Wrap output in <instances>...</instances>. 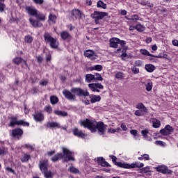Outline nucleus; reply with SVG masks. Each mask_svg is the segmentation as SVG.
Masks as SVG:
<instances>
[{
    "label": "nucleus",
    "instance_id": "obj_1",
    "mask_svg": "<svg viewBox=\"0 0 178 178\" xmlns=\"http://www.w3.org/2000/svg\"><path fill=\"white\" fill-rule=\"evenodd\" d=\"M99 136H104L106 134V125L104 124V122H97L95 120H90V131L92 133H95L97 132Z\"/></svg>",
    "mask_w": 178,
    "mask_h": 178
},
{
    "label": "nucleus",
    "instance_id": "obj_2",
    "mask_svg": "<svg viewBox=\"0 0 178 178\" xmlns=\"http://www.w3.org/2000/svg\"><path fill=\"white\" fill-rule=\"evenodd\" d=\"M63 153H58L54 156L51 158V161L53 162H57L59 159H63L65 162H67V161H74V157L73 156V153L70 152L66 147H62Z\"/></svg>",
    "mask_w": 178,
    "mask_h": 178
},
{
    "label": "nucleus",
    "instance_id": "obj_3",
    "mask_svg": "<svg viewBox=\"0 0 178 178\" xmlns=\"http://www.w3.org/2000/svg\"><path fill=\"white\" fill-rule=\"evenodd\" d=\"M116 165L119 166L120 168H123L124 169H134L136 168H144V163H138L137 161H135L131 164H129L127 163L118 162V163H116Z\"/></svg>",
    "mask_w": 178,
    "mask_h": 178
},
{
    "label": "nucleus",
    "instance_id": "obj_4",
    "mask_svg": "<svg viewBox=\"0 0 178 178\" xmlns=\"http://www.w3.org/2000/svg\"><path fill=\"white\" fill-rule=\"evenodd\" d=\"M44 42H46V44H49L51 48H53L54 49H56V48H58L59 42H58V40L54 38V37H51V34L48 33H44Z\"/></svg>",
    "mask_w": 178,
    "mask_h": 178
},
{
    "label": "nucleus",
    "instance_id": "obj_5",
    "mask_svg": "<svg viewBox=\"0 0 178 178\" xmlns=\"http://www.w3.org/2000/svg\"><path fill=\"white\" fill-rule=\"evenodd\" d=\"M9 126L10 127H13L15 126H26V127H29V126H30V124L29 122L24 121V120H17V117H11Z\"/></svg>",
    "mask_w": 178,
    "mask_h": 178
},
{
    "label": "nucleus",
    "instance_id": "obj_6",
    "mask_svg": "<svg viewBox=\"0 0 178 178\" xmlns=\"http://www.w3.org/2000/svg\"><path fill=\"white\" fill-rule=\"evenodd\" d=\"M106 16H108V13L99 11H95L94 13L91 15V17H92V19H96L95 20L96 24H98V23H99V20H102V19L106 17Z\"/></svg>",
    "mask_w": 178,
    "mask_h": 178
},
{
    "label": "nucleus",
    "instance_id": "obj_7",
    "mask_svg": "<svg viewBox=\"0 0 178 178\" xmlns=\"http://www.w3.org/2000/svg\"><path fill=\"white\" fill-rule=\"evenodd\" d=\"M83 17H84L83 13L77 9H75L72 10L70 20L74 22L75 20H77V19H83Z\"/></svg>",
    "mask_w": 178,
    "mask_h": 178
},
{
    "label": "nucleus",
    "instance_id": "obj_8",
    "mask_svg": "<svg viewBox=\"0 0 178 178\" xmlns=\"http://www.w3.org/2000/svg\"><path fill=\"white\" fill-rule=\"evenodd\" d=\"M90 89L93 92H100L99 90H104V85L97 83H90Z\"/></svg>",
    "mask_w": 178,
    "mask_h": 178
},
{
    "label": "nucleus",
    "instance_id": "obj_9",
    "mask_svg": "<svg viewBox=\"0 0 178 178\" xmlns=\"http://www.w3.org/2000/svg\"><path fill=\"white\" fill-rule=\"evenodd\" d=\"M154 169L156 170V172H159V173H163V175H166V173H170V170L169 168H168V166L165 165H159Z\"/></svg>",
    "mask_w": 178,
    "mask_h": 178
},
{
    "label": "nucleus",
    "instance_id": "obj_10",
    "mask_svg": "<svg viewBox=\"0 0 178 178\" xmlns=\"http://www.w3.org/2000/svg\"><path fill=\"white\" fill-rule=\"evenodd\" d=\"M39 167L42 173H45L48 170V160H41L39 163Z\"/></svg>",
    "mask_w": 178,
    "mask_h": 178
},
{
    "label": "nucleus",
    "instance_id": "obj_11",
    "mask_svg": "<svg viewBox=\"0 0 178 178\" xmlns=\"http://www.w3.org/2000/svg\"><path fill=\"white\" fill-rule=\"evenodd\" d=\"M109 42L111 48H118V47H119V42H120V39L113 38L109 40Z\"/></svg>",
    "mask_w": 178,
    "mask_h": 178
},
{
    "label": "nucleus",
    "instance_id": "obj_12",
    "mask_svg": "<svg viewBox=\"0 0 178 178\" xmlns=\"http://www.w3.org/2000/svg\"><path fill=\"white\" fill-rule=\"evenodd\" d=\"M63 95L67 99H69L70 101H74V99H76V96H74V95H72V93L70 92V91L69 90H63Z\"/></svg>",
    "mask_w": 178,
    "mask_h": 178
},
{
    "label": "nucleus",
    "instance_id": "obj_13",
    "mask_svg": "<svg viewBox=\"0 0 178 178\" xmlns=\"http://www.w3.org/2000/svg\"><path fill=\"white\" fill-rule=\"evenodd\" d=\"M90 80H92V81H102L104 78L99 73H95V74H90Z\"/></svg>",
    "mask_w": 178,
    "mask_h": 178
},
{
    "label": "nucleus",
    "instance_id": "obj_14",
    "mask_svg": "<svg viewBox=\"0 0 178 178\" xmlns=\"http://www.w3.org/2000/svg\"><path fill=\"white\" fill-rule=\"evenodd\" d=\"M72 92H74L75 95H86L87 97L89 94L88 92L77 88L72 89Z\"/></svg>",
    "mask_w": 178,
    "mask_h": 178
},
{
    "label": "nucleus",
    "instance_id": "obj_15",
    "mask_svg": "<svg viewBox=\"0 0 178 178\" xmlns=\"http://www.w3.org/2000/svg\"><path fill=\"white\" fill-rule=\"evenodd\" d=\"M172 131H173L172 127H170V125H167L164 129L160 131V133L162 134L163 136H168V134H170Z\"/></svg>",
    "mask_w": 178,
    "mask_h": 178
},
{
    "label": "nucleus",
    "instance_id": "obj_16",
    "mask_svg": "<svg viewBox=\"0 0 178 178\" xmlns=\"http://www.w3.org/2000/svg\"><path fill=\"white\" fill-rule=\"evenodd\" d=\"M23 135V130L22 129H15L12 131V136L15 138H19V137H22Z\"/></svg>",
    "mask_w": 178,
    "mask_h": 178
},
{
    "label": "nucleus",
    "instance_id": "obj_17",
    "mask_svg": "<svg viewBox=\"0 0 178 178\" xmlns=\"http://www.w3.org/2000/svg\"><path fill=\"white\" fill-rule=\"evenodd\" d=\"M33 117L35 122H42V120H44V115H42L41 112H35L33 115Z\"/></svg>",
    "mask_w": 178,
    "mask_h": 178
},
{
    "label": "nucleus",
    "instance_id": "obj_18",
    "mask_svg": "<svg viewBox=\"0 0 178 178\" xmlns=\"http://www.w3.org/2000/svg\"><path fill=\"white\" fill-rule=\"evenodd\" d=\"M141 134L143 136V138H145V140H147V141H152V138L149 136V130L148 129L142 130Z\"/></svg>",
    "mask_w": 178,
    "mask_h": 178
},
{
    "label": "nucleus",
    "instance_id": "obj_19",
    "mask_svg": "<svg viewBox=\"0 0 178 178\" xmlns=\"http://www.w3.org/2000/svg\"><path fill=\"white\" fill-rule=\"evenodd\" d=\"M74 136H76V137H81V138H86V134L83 133V131L79 130L77 128H74L73 129Z\"/></svg>",
    "mask_w": 178,
    "mask_h": 178
},
{
    "label": "nucleus",
    "instance_id": "obj_20",
    "mask_svg": "<svg viewBox=\"0 0 178 178\" xmlns=\"http://www.w3.org/2000/svg\"><path fill=\"white\" fill-rule=\"evenodd\" d=\"M26 12L31 16H36L38 11L35 10V8H31V7H26Z\"/></svg>",
    "mask_w": 178,
    "mask_h": 178
},
{
    "label": "nucleus",
    "instance_id": "obj_21",
    "mask_svg": "<svg viewBox=\"0 0 178 178\" xmlns=\"http://www.w3.org/2000/svg\"><path fill=\"white\" fill-rule=\"evenodd\" d=\"M97 162L99 165H101V166L106 167V168L111 167V165L108 163V162H106L105 159H104V158L102 157L97 158Z\"/></svg>",
    "mask_w": 178,
    "mask_h": 178
},
{
    "label": "nucleus",
    "instance_id": "obj_22",
    "mask_svg": "<svg viewBox=\"0 0 178 178\" xmlns=\"http://www.w3.org/2000/svg\"><path fill=\"white\" fill-rule=\"evenodd\" d=\"M99 101H101V96L95 95H90L91 104H95V102H99Z\"/></svg>",
    "mask_w": 178,
    "mask_h": 178
},
{
    "label": "nucleus",
    "instance_id": "obj_23",
    "mask_svg": "<svg viewBox=\"0 0 178 178\" xmlns=\"http://www.w3.org/2000/svg\"><path fill=\"white\" fill-rule=\"evenodd\" d=\"M79 124L81 126L84 127L86 129H90V120L86 119L83 120H80Z\"/></svg>",
    "mask_w": 178,
    "mask_h": 178
},
{
    "label": "nucleus",
    "instance_id": "obj_24",
    "mask_svg": "<svg viewBox=\"0 0 178 178\" xmlns=\"http://www.w3.org/2000/svg\"><path fill=\"white\" fill-rule=\"evenodd\" d=\"M29 22L33 27H41V26H42V24H41L40 22L35 21L32 18L29 19Z\"/></svg>",
    "mask_w": 178,
    "mask_h": 178
},
{
    "label": "nucleus",
    "instance_id": "obj_25",
    "mask_svg": "<svg viewBox=\"0 0 178 178\" xmlns=\"http://www.w3.org/2000/svg\"><path fill=\"white\" fill-rule=\"evenodd\" d=\"M150 122L152 123L153 127H154V129H158L161 127V121H159V120L153 118L150 120Z\"/></svg>",
    "mask_w": 178,
    "mask_h": 178
},
{
    "label": "nucleus",
    "instance_id": "obj_26",
    "mask_svg": "<svg viewBox=\"0 0 178 178\" xmlns=\"http://www.w3.org/2000/svg\"><path fill=\"white\" fill-rule=\"evenodd\" d=\"M47 127L49 129H54V127H57L58 129H60V124L55 122H48Z\"/></svg>",
    "mask_w": 178,
    "mask_h": 178
},
{
    "label": "nucleus",
    "instance_id": "obj_27",
    "mask_svg": "<svg viewBox=\"0 0 178 178\" xmlns=\"http://www.w3.org/2000/svg\"><path fill=\"white\" fill-rule=\"evenodd\" d=\"M102 69H103V67L101 65H96L90 67V72H92L94 70H95L96 72H101V70H102Z\"/></svg>",
    "mask_w": 178,
    "mask_h": 178
},
{
    "label": "nucleus",
    "instance_id": "obj_28",
    "mask_svg": "<svg viewBox=\"0 0 178 178\" xmlns=\"http://www.w3.org/2000/svg\"><path fill=\"white\" fill-rule=\"evenodd\" d=\"M54 113L55 115H57V116H61L63 118H65V116H67V113L66 111H62L60 110H55L54 111Z\"/></svg>",
    "mask_w": 178,
    "mask_h": 178
},
{
    "label": "nucleus",
    "instance_id": "obj_29",
    "mask_svg": "<svg viewBox=\"0 0 178 178\" xmlns=\"http://www.w3.org/2000/svg\"><path fill=\"white\" fill-rule=\"evenodd\" d=\"M49 22L50 24H55L56 23V16L55 15L50 14L49 16Z\"/></svg>",
    "mask_w": 178,
    "mask_h": 178
},
{
    "label": "nucleus",
    "instance_id": "obj_30",
    "mask_svg": "<svg viewBox=\"0 0 178 178\" xmlns=\"http://www.w3.org/2000/svg\"><path fill=\"white\" fill-rule=\"evenodd\" d=\"M145 69L149 73H152L155 70V66L152 64H147L145 65Z\"/></svg>",
    "mask_w": 178,
    "mask_h": 178
},
{
    "label": "nucleus",
    "instance_id": "obj_31",
    "mask_svg": "<svg viewBox=\"0 0 178 178\" xmlns=\"http://www.w3.org/2000/svg\"><path fill=\"white\" fill-rule=\"evenodd\" d=\"M98 59V56L94 51L90 50V60H97Z\"/></svg>",
    "mask_w": 178,
    "mask_h": 178
},
{
    "label": "nucleus",
    "instance_id": "obj_32",
    "mask_svg": "<svg viewBox=\"0 0 178 178\" xmlns=\"http://www.w3.org/2000/svg\"><path fill=\"white\" fill-rule=\"evenodd\" d=\"M144 84L147 91H151L152 90V81H148L145 82Z\"/></svg>",
    "mask_w": 178,
    "mask_h": 178
},
{
    "label": "nucleus",
    "instance_id": "obj_33",
    "mask_svg": "<svg viewBox=\"0 0 178 178\" xmlns=\"http://www.w3.org/2000/svg\"><path fill=\"white\" fill-rule=\"evenodd\" d=\"M22 62H23L25 65H26V60H23L22 58L17 57L13 59V63H15V65H20Z\"/></svg>",
    "mask_w": 178,
    "mask_h": 178
},
{
    "label": "nucleus",
    "instance_id": "obj_34",
    "mask_svg": "<svg viewBox=\"0 0 178 178\" xmlns=\"http://www.w3.org/2000/svg\"><path fill=\"white\" fill-rule=\"evenodd\" d=\"M136 30H137V31H139L140 33L145 31V26L144 25H142L141 24H138L136 26Z\"/></svg>",
    "mask_w": 178,
    "mask_h": 178
},
{
    "label": "nucleus",
    "instance_id": "obj_35",
    "mask_svg": "<svg viewBox=\"0 0 178 178\" xmlns=\"http://www.w3.org/2000/svg\"><path fill=\"white\" fill-rule=\"evenodd\" d=\"M137 109H140V111H143V112H147V107L144 106L142 103H139L136 105Z\"/></svg>",
    "mask_w": 178,
    "mask_h": 178
},
{
    "label": "nucleus",
    "instance_id": "obj_36",
    "mask_svg": "<svg viewBox=\"0 0 178 178\" xmlns=\"http://www.w3.org/2000/svg\"><path fill=\"white\" fill-rule=\"evenodd\" d=\"M97 8H102V9H106L107 6H106V3H104V1H99L97 3Z\"/></svg>",
    "mask_w": 178,
    "mask_h": 178
},
{
    "label": "nucleus",
    "instance_id": "obj_37",
    "mask_svg": "<svg viewBox=\"0 0 178 178\" xmlns=\"http://www.w3.org/2000/svg\"><path fill=\"white\" fill-rule=\"evenodd\" d=\"M140 53L142 54V55H145L146 56H154V55L151 54L149 53V51H148V50L145 49H142L140 50Z\"/></svg>",
    "mask_w": 178,
    "mask_h": 178
},
{
    "label": "nucleus",
    "instance_id": "obj_38",
    "mask_svg": "<svg viewBox=\"0 0 178 178\" xmlns=\"http://www.w3.org/2000/svg\"><path fill=\"white\" fill-rule=\"evenodd\" d=\"M149 172H151V168L146 166L140 169V173H149Z\"/></svg>",
    "mask_w": 178,
    "mask_h": 178
},
{
    "label": "nucleus",
    "instance_id": "obj_39",
    "mask_svg": "<svg viewBox=\"0 0 178 178\" xmlns=\"http://www.w3.org/2000/svg\"><path fill=\"white\" fill-rule=\"evenodd\" d=\"M60 35H61V38H63V40H67V38H70V35L69 34V33H67L66 31L62 32Z\"/></svg>",
    "mask_w": 178,
    "mask_h": 178
},
{
    "label": "nucleus",
    "instance_id": "obj_40",
    "mask_svg": "<svg viewBox=\"0 0 178 178\" xmlns=\"http://www.w3.org/2000/svg\"><path fill=\"white\" fill-rule=\"evenodd\" d=\"M115 77L118 80H123V79H124V74H123V72H118L115 74Z\"/></svg>",
    "mask_w": 178,
    "mask_h": 178
},
{
    "label": "nucleus",
    "instance_id": "obj_41",
    "mask_svg": "<svg viewBox=\"0 0 178 178\" xmlns=\"http://www.w3.org/2000/svg\"><path fill=\"white\" fill-rule=\"evenodd\" d=\"M35 17H36V19H38L39 20H45V15L44 14L37 13V15Z\"/></svg>",
    "mask_w": 178,
    "mask_h": 178
},
{
    "label": "nucleus",
    "instance_id": "obj_42",
    "mask_svg": "<svg viewBox=\"0 0 178 178\" xmlns=\"http://www.w3.org/2000/svg\"><path fill=\"white\" fill-rule=\"evenodd\" d=\"M58 101L59 99L56 96H51L50 97V102L52 104V105H55V104H58Z\"/></svg>",
    "mask_w": 178,
    "mask_h": 178
},
{
    "label": "nucleus",
    "instance_id": "obj_43",
    "mask_svg": "<svg viewBox=\"0 0 178 178\" xmlns=\"http://www.w3.org/2000/svg\"><path fill=\"white\" fill-rule=\"evenodd\" d=\"M121 58L123 59V60H126V59H128L129 55H127V53H126V49H123L122 54H121Z\"/></svg>",
    "mask_w": 178,
    "mask_h": 178
},
{
    "label": "nucleus",
    "instance_id": "obj_44",
    "mask_svg": "<svg viewBox=\"0 0 178 178\" xmlns=\"http://www.w3.org/2000/svg\"><path fill=\"white\" fill-rule=\"evenodd\" d=\"M3 2H5V0H0V12H3L6 8V6H5Z\"/></svg>",
    "mask_w": 178,
    "mask_h": 178
},
{
    "label": "nucleus",
    "instance_id": "obj_45",
    "mask_svg": "<svg viewBox=\"0 0 178 178\" xmlns=\"http://www.w3.org/2000/svg\"><path fill=\"white\" fill-rule=\"evenodd\" d=\"M25 42H27V44H31V42H33V37H31V35L25 36Z\"/></svg>",
    "mask_w": 178,
    "mask_h": 178
},
{
    "label": "nucleus",
    "instance_id": "obj_46",
    "mask_svg": "<svg viewBox=\"0 0 178 178\" xmlns=\"http://www.w3.org/2000/svg\"><path fill=\"white\" fill-rule=\"evenodd\" d=\"M139 19L140 17L137 15H131L130 18H128L129 20H133L134 22L139 20Z\"/></svg>",
    "mask_w": 178,
    "mask_h": 178
},
{
    "label": "nucleus",
    "instance_id": "obj_47",
    "mask_svg": "<svg viewBox=\"0 0 178 178\" xmlns=\"http://www.w3.org/2000/svg\"><path fill=\"white\" fill-rule=\"evenodd\" d=\"M134 115H136V116H143V115H144V111H143V110H136Z\"/></svg>",
    "mask_w": 178,
    "mask_h": 178
},
{
    "label": "nucleus",
    "instance_id": "obj_48",
    "mask_svg": "<svg viewBox=\"0 0 178 178\" xmlns=\"http://www.w3.org/2000/svg\"><path fill=\"white\" fill-rule=\"evenodd\" d=\"M155 144L156 145H160L161 147H166V143L165 142L161 141V140H156L155 142Z\"/></svg>",
    "mask_w": 178,
    "mask_h": 178
},
{
    "label": "nucleus",
    "instance_id": "obj_49",
    "mask_svg": "<svg viewBox=\"0 0 178 178\" xmlns=\"http://www.w3.org/2000/svg\"><path fill=\"white\" fill-rule=\"evenodd\" d=\"M29 159H30V156L27 155V154H24L21 160H22V162H27V161H29Z\"/></svg>",
    "mask_w": 178,
    "mask_h": 178
},
{
    "label": "nucleus",
    "instance_id": "obj_50",
    "mask_svg": "<svg viewBox=\"0 0 178 178\" xmlns=\"http://www.w3.org/2000/svg\"><path fill=\"white\" fill-rule=\"evenodd\" d=\"M44 175V177L46 178H51L52 177V172L51 171H48V172H43Z\"/></svg>",
    "mask_w": 178,
    "mask_h": 178
},
{
    "label": "nucleus",
    "instance_id": "obj_51",
    "mask_svg": "<svg viewBox=\"0 0 178 178\" xmlns=\"http://www.w3.org/2000/svg\"><path fill=\"white\" fill-rule=\"evenodd\" d=\"M69 170L71 173H79V170L74 167H70Z\"/></svg>",
    "mask_w": 178,
    "mask_h": 178
},
{
    "label": "nucleus",
    "instance_id": "obj_52",
    "mask_svg": "<svg viewBox=\"0 0 178 178\" xmlns=\"http://www.w3.org/2000/svg\"><path fill=\"white\" fill-rule=\"evenodd\" d=\"M107 133H109L110 134H115V133H116V130L115 129L110 127L108 129Z\"/></svg>",
    "mask_w": 178,
    "mask_h": 178
},
{
    "label": "nucleus",
    "instance_id": "obj_53",
    "mask_svg": "<svg viewBox=\"0 0 178 178\" xmlns=\"http://www.w3.org/2000/svg\"><path fill=\"white\" fill-rule=\"evenodd\" d=\"M44 110H45L46 112H47L48 113H52V107H51V106H45Z\"/></svg>",
    "mask_w": 178,
    "mask_h": 178
},
{
    "label": "nucleus",
    "instance_id": "obj_54",
    "mask_svg": "<svg viewBox=\"0 0 178 178\" xmlns=\"http://www.w3.org/2000/svg\"><path fill=\"white\" fill-rule=\"evenodd\" d=\"M110 158L111 159H112V161L113 162V163H115L116 165V163H118V162H116V161H118V158L113 155H110Z\"/></svg>",
    "mask_w": 178,
    "mask_h": 178
},
{
    "label": "nucleus",
    "instance_id": "obj_55",
    "mask_svg": "<svg viewBox=\"0 0 178 178\" xmlns=\"http://www.w3.org/2000/svg\"><path fill=\"white\" fill-rule=\"evenodd\" d=\"M130 133H131V134H132V136L137 137V134H138V131L136 129H132L130 131Z\"/></svg>",
    "mask_w": 178,
    "mask_h": 178
},
{
    "label": "nucleus",
    "instance_id": "obj_56",
    "mask_svg": "<svg viewBox=\"0 0 178 178\" xmlns=\"http://www.w3.org/2000/svg\"><path fill=\"white\" fill-rule=\"evenodd\" d=\"M8 152V150L5 148L0 149V155H5Z\"/></svg>",
    "mask_w": 178,
    "mask_h": 178
},
{
    "label": "nucleus",
    "instance_id": "obj_57",
    "mask_svg": "<svg viewBox=\"0 0 178 178\" xmlns=\"http://www.w3.org/2000/svg\"><path fill=\"white\" fill-rule=\"evenodd\" d=\"M40 86H47L48 84V81L47 80H41L40 82Z\"/></svg>",
    "mask_w": 178,
    "mask_h": 178
},
{
    "label": "nucleus",
    "instance_id": "obj_58",
    "mask_svg": "<svg viewBox=\"0 0 178 178\" xmlns=\"http://www.w3.org/2000/svg\"><path fill=\"white\" fill-rule=\"evenodd\" d=\"M142 156L143 157V159H145V161H149V159H150L149 154H145L142 155Z\"/></svg>",
    "mask_w": 178,
    "mask_h": 178
},
{
    "label": "nucleus",
    "instance_id": "obj_59",
    "mask_svg": "<svg viewBox=\"0 0 178 178\" xmlns=\"http://www.w3.org/2000/svg\"><path fill=\"white\" fill-rule=\"evenodd\" d=\"M37 5H42L44 3V0H33Z\"/></svg>",
    "mask_w": 178,
    "mask_h": 178
},
{
    "label": "nucleus",
    "instance_id": "obj_60",
    "mask_svg": "<svg viewBox=\"0 0 178 178\" xmlns=\"http://www.w3.org/2000/svg\"><path fill=\"white\" fill-rule=\"evenodd\" d=\"M25 147H26V148H27L28 149H29L31 151H33L34 149V147L31 145H26Z\"/></svg>",
    "mask_w": 178,
    "mask_h": 178
},
{
    "label": "nucleus",
    "instance_id": "obj_61",
    "mask_svg": "<svg viewBox=\"0 0 178 178\" xmlns=\"http://www.w3.org/2000/svg\"><path fill=\"white\" fill-rule=\"evenodd\" d=\"M36 59H37V62H38V63H41V62H42V57H41L40 56H37Z\"/></svg>",
    "mask_w": 178,
    "mask_h": 178
},
{
    "label": "nucleus",
    "instance_id": "obj_62",
    "mask_svg": "<svg viewBox=\"0 0 178 178\" xmlns=\"http://www.w3.org/2000/svg\"><path fill=\"white\" fill-rule=\"evenodd\" d=\"M121 129L124 131H126L127 130V127L124 124H121Z\"/></svg>",
    "mask_w": 178,
    "mask_h": 178
},
{
    "label": "nucleus",
    "instance_id": "obj_63",
    "mask_svg": "<svg viewBox=\"0 0 178 178\" xmlns=\"http://www.w3.org/2000/svg\"><path fill=\"white\" fill-rule=\"evenodd\" d=\"M172 45H175V47H178V40H172Z\"/></svg>",
    "mask_w": 178,
    "mask_h": 178
},
{
    "label": "nucleus",
    "instance_id": "obj_64",
    "mask_svg": "<svg viewBox=\"0 0 178 178\" xmlns=\"http://www.w3.org/2000/svg\"><path fill=\"white\" fill-rule=\"evenodd\" d=\"M131 70L134 73H138V69L136 68V67H132Z\"/></svg>",
    "mask_w": 178,
    "mask_h": 178
}]
</instances>
